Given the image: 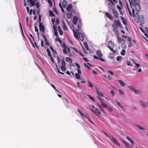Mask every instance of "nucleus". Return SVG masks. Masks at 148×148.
I'll use <instances>...</instances> for the list:
<instances>
[{
	"label": "nucleus",
	"instance_id": "3",
	"mask_svg": "<svg viewBox=\"0 0 148 148\" xmlns=\"http://www.w3.org/2000/svg\"><path fill=\"white\" fill-rule=\"evenodd\" d=\"M103 133L106 136L108 137L114 143V144L117 146H119L120 145V144L113 137L110 136L109 134L104 132H103Z\"/></svg>",
	"mask_w": 148,
	"mask_h": 148
},
{
	"label": "nucleus",
	"instance_id": "60",
	"mask_svg": "<svg viewBox=\"0 0 148 148\" xmlns=\"http://www.w3.org/2000/svg\"><path fill=\"white\" fill-rule=\"evenodd\" d=\"M108 72L110 73L111 75H114V73L111 71H109Z\"/></svg>",
	"mask_w": 148,
	"mask_h": 148
},
{
	"label": "nucleus",
	"instance_id": "55",
	"mask_svg": "<svg viewBox=\"0 0 148 148\" xmlns=\"http://www.w3.org/2000/svg\"><path fill=\"white\" fill-rule=\"evenodd\" d=\"M122 47H123V48L124 49L126 48L127 47L126 45L124 43L122 44Z\"/></svg>",
	"mask_w": 148,
	"mask_h": 148
},
{
	"label": "nucleus",
	"instance_id": "49",
	"mask_svg": "<svg viewBox=\"0 0 148 148\" xmlns=\"http://www.w3.org/2000/svg\"><path fill=\"white\" fill-rule=\"evenodd\" d=\"M47 54L50 57L51 56V54L50 52V51L48 49H47Z\"/></svg>",
	"mask_w": 148,
	"mask_h": 148
},
{
	"label": "nucleus",
	"instance_id": "20",
	"mask_svg": "<svg viewBox=\"0 0 148 148\" xmlns=\"http://www.w3.org/2000/svg\"><path fill=\"white\" fill-rule=\"evenodd\" d=\"M126 138L131 143V145L132 146H133L134 145V142L133 140L131 139L128 136H127L126 137Z\"/></svg>",
	"mask_w": 148,
	"mask_h": 148
},
{
	"label": "nucleus",
	"instance_id": "63",
	"mask_svg": "<svg viewBox=\"0 0 148 148\" xmlns=\"http://www.w3.org/2000/svg\"><path fill=\"white\" fill-rule=\"evenodd\" d=\"M35 32H38V29L36 26H35Z\"/></svg>",
	"mask_w": 148,
	"mask_h": 148
},
{
	"label": "nucleus",
	"instance_id": "16",
	"mask_svg": "<svg viewBox=\"0 0 148 148\" xmlns=\"http://www.w3.org/2000/svg\"><path fill=\"white\" fill-rule=\"evenodd\" d=\"M77 20L78 18L77 16H75L73 17V23L75 25H76L77 24Z\"/></svg>",
	"mask_w": 148,
	"mask_h": 148
},
{
	"label": "nucleus",
	"instance_id": "29",
	"mask_svg": "<svg viewBox=\"0 0 148 148\" xmlns=\"http://www.w3.org/2000/svg\"><path fill=\"white\" fill-rule=\"evenodd\" d=\"M67 4V3L66 1L65 0L63 1L62 3V4L63 7L64 8H65L66 7Z\"/></svg>",
	"mask_w": 148,
	"mask_h": 148
},
{
	"label": "nucleus",
	"instance_id": "45",
	"mask_svg": "<svg viewBox=\"0 0 148 148\" xmlns=\"http://www.w3.org/2000/svg\"><path fill=\"white\" fill-rule=\"evenodd\" d=\"M53 28L54 31H57V26L55 25H54L53 26Z\"/></svg>",
	"mask_w": 148,
	"mask_h": 148
},
{
	"label": "nucleus",
	"instance_id": "39",
	"mask_svg": "<svg viewBox=\"0 0 148 148\" xmlns=\"http://www.w3.org/2000/svg\"><path fill=\"white\" fill-rule=\"evenodd\" d=\"M51 86L57 92L62 94V93L60 92L58 90L56 89L55 86L53 84H51Z\"/></svg>",
	"mask_w": 148,
	"mask_h": 148
},
{
	"label": "nucleus",
	"instance_id": "27",
	"mask_svg": "<svg viewBox=\"0 0 148 148\" xmlns=\"http://www.w3.org/2000/svg\"><path fill=\"white\" fill-rule=\"evenodd\" d=\"M72 48L76 53H79L80 55L82 56H83L82 55V54L80 53V51H78L77 49L75 48L71 47Z\"/></svg>",
	"mask_w": 148,
	"mask_h": 148
},
{
	"label": "nucleus",
	"instance_id": "4",
	"mask_svg": "<svg viewBox=\"0 0 148 148\" xmlns=\"http://www.w3.org/2000/svg\"><path fill=\"white\" fill-rule=\"evenodd\" d=\"M121 25L119 21L118 20H115L114 21V23L112 24V27L113 28V29H117L119 27H121Z\"/></svg>",
	"mask_w": 148,
	"mask_h": 148
},
{
	"label": "nucleus",
	"instance_id": "44",
	"mask_svg": "<svg viewBox=\"0 0 148 148\" xmlns=\"http://www.w3.org/2000/svg\"><path fill=\"white\" fill-rule=\"evenodd\" d=\"M97 105L100 108V109L103 112H104V110L103 108L100 106L99 104L98 103H97Z\"/></svg>",
	"mask_w": 148,
	"mask_h": 148
},
{
	"label": "nucleus",
	"instance_id": "62",
	"mask_svg": "<svg viewBox=\"0 0 148 148\" xmlns=\"http://www.w3.org/2000/svg\"><path fill=\"white\" fill-rule=\"evenodd\" d=\"M56 23L57 25H58L59 23V20L58 18H57L56 21Z\"/></svg>",
	"mask_w": 148,
	"mask_h": 148
},
{
	"label": "nucleus",
	"instance_id": "46",
	"mask_svg": "<svg viewBox=\"0 0 148 148\" xmlns=\"http://www.w3.org/2000/svg\"><path fill=\"white\" fill-rule=\"evenodd\" d=\"M49 14L50 16H54V15L53 14V12L51 11V10L49 11Z\"/></svg>",
	"mask_w": 148,
	"mask_h": 148
},
{
	"label": "nucleus",
	"instance_id": "19",
	"mask_svg": "<svg viewBox=\"0 0 148 148\" xmlns=\"http://www.w3.org/2000/svg\"><path fill=\"white\" fill-rule=\"evenodd\" d=\"M126 138L131 143V145L132 146H133L134 145V142L133 140L131 139L128 136H127L126 137Z\"/></svg>",
	"mask_w": 148,
	"mask_h": 148
},
{
	"label": "nucleus",
	"instance_id": "64",
	"mask_svg": "<svg viewBox=\"0 0 148 148\" xmlns=\"http://www.w3.org/2000/svg\"><path fill=\"white\" fill-rule=\"evenodd\" d=\"M117 8L118 9L119 11L121 10V7L119 5L117 6Z\"/></svg>",
	"mask_w": 148,
	"mask_h": 148
},
{
	"label": "nucleus",
	"instance_id": "24",
	"mask_svg": "<svg viewBox=\"0 0 148 148\" xmlns=\"http://www.w3.org/2000/svg\"><path fill=\"white\" fill-rule=\"evenodd\" d=\"M88 83V87L89 88H92L94 87L93 85L92 84L91 82L89 81H87Z\"/></svg>",
	"mask_w": 148,
	"mask_h": 148
},
{
	"label": "nucleus",
	"instance_id": "7",
	"mask_svg": "<svg viewBox=\"0 0 148 148\" xmlns=\"http://www.w3.org/2000/svg\"><path fill=\"white\" fill-rule=\"evenodd\" d=\"M140 102L143 108H146L148 106V103L147 102H144L143 101L140 100Z\"/></svg>",
	"mask_w": 148,
	"mask_h": 148
},
{
	"label": "nucleus",
	"instance_id": "51",
	"mask_svg": "<svg viewBox=\"0 0 148 148\" xmlns=\"http://www.w3.org/2000/svg\"><path fill=\"white\" fill-rule=\"evenodd\" d=\"M118 91H119V92L120 94V95H122L124 94V92L122 91V90H118Z\"/></svg>",
	"mask_w": 148,
	"mask_h": 148
},
{
	"label": "nucleus",
	"instance_id": "47",
	"mask_svg": "<svg viewBox=\"0 0 148 148\" xmlns=\"http://www.w3.org/2000/svg\"><path fill=\"white\" fill-rule=\"evenodd\" d=\"M50 48L51 50L53 51V52L54 53H55L56 54V51L53 49V48L52 47L50 46Z\"/></svg>",
	"mask_w": 148,
	"mask_h": 148
},
{
	"label": "nucleus",
	"instance_id": "43",
	"mask_svg": "<svg viewBox=\"0 0 148 148\" xmlns=\"http://www.w3.org/2000/svg\"><path fill=\"white\" fill-rule=\"evenodd\" d=\"M136 125L137 127H138L140 130H145V129H144V128H143L142 127L140 126H139L138 125Z\"/></svg>",
	"mask_w": 148,
	"mask_h": 148
},
{
	"label": "nucleus",
	"instance_id": "34",
	"mask_svg": "<svg viewBox=\"0 0 148 148\" xmlns=\"http://www.w3.org/2000/svg\"><path fill=\"white\" fill-rule=\"evenodd\" d=\"M101 105L103 106V107L105 108H107L108 106L105 103H104L102 101L101 102Z\"/></svg>",
	"mask_w": 148,
	"mask_h": 148
},
{
	"label": "nucleus",
	"instance_id": "35",
	"mask_svg": "<svg viewBox=\"0 0 148 148\" xmlns=\"http://www.w3.org/2000/svg\"><path fill=\"white\" fill-rule=\"evenodd\" d=\"M56 69H57V71L61 75H64V73L61 72L60 71L59 68L58 67V66L57 65H56Z\"/></svg>",
	"mask_w": 148,
	"mask_h": 148
},
{
	"label": "nucleus",
	"instance_id": "23",
	"mask_svg": "<svg viewBox=\"0 0 148 148\" xmlns=\"http://www.w3.org/2000/svg\"><path fill=\"white\" fill-rule=\"evenodd\" d=\"M128 87L130 89L131 91H134L136 89L134 86H129Z\"/></svg>",
	"mask_w": 148,
	"mask_h": 148
},
{
	"label": "nucleus",
	"instance_id": "38",
	"mask_svg": "<svg viewBox=\"0 0 148 148\" xmlns=\"http://www.w3.org/2000/svg\"><path fill=\"white\" fill-rule=\"evenodd\" d=\"M75 76L76 78L77 79H81V78H80V76L79 74H78L77 73H75Z\"/></svg>",
	"mask_w": 148,
	"mask_h": 148
},
{
	"label": "nucleus",
	"instance_id": "18",
	"mask_svg": "<svg viewBox=\"0 0 148 148\" xmlns=\"http://www.w3.org/2000/svg\"><path fill=\"white\" fill-rule=\"evenodd\" d=\"M121 18L123 24L125 25H127V23L125 19L122 16H121Z\"/></svg>",
	"mask_w": 148,
	"mask_h": 148
},
{
	"label": "nucleus",
	"instance_id": "61",
	"mask_svg": "<svg viewBox=\"0 0 148 148\" xmlns=\"http://www.w3.org/2000/svg\"><path fill=\"white\" fill-rule=\"evenodd\" d=\"M117 105L119 106V107H120L121 108H123V107L121 105V103L119 102H117Z\"/></svg>",
	"mask_w": 148,
	"mask_h": 148
},
{
	"label": "nucleus",
	"instance_id": "10",
	"mask_svg": "<svg viewBox=\"0 0 148 148\" xmlns=\"http://www.w3.org/2000/svg\"><path fill=\"white\" fill-rule=\"evenodd\" d=\"M134 7L135 10L137 11H139L140 10L141 7L139 3H137L136 4Z\"/></svg>",
	"mask_w": 148,
	"mask_h": 148
},
{
	"label": "nucleus",
	"instance_id": "8",
	"mask_svg": "<svg viewBox=\"0 0 148 148\" xmlns=\"http://www.w3.org/2000/svg\"><path fill=\"white\" fill-rule=\"evenodd\" d=\"M92 107L94 109H95V110L92 109H91V110L94 113V114H101L100 111L98 109L95 108L93 106H92Z\"/></svg>",
	"mask_w": 148,
	"mask_h": 148
},
{
	"label": "nucleus",
	"instance_id": "11",
	"mask_svg": "<svg viewBox=\"0 0 148 148\" xmlns=\"http://www.w3.org/2000/svg\"><path fill=\"white\" fill-rule=\"evenodd\" d=\"M63 46V53L64 54H67V52L66 51V49H67V47L66 44L65 43H63L62 44Z\"/></svg>",
	"mask_w": 148,
	"mask_h": 148
},
{
	"label": "nucleus",
	"instance_id": "52",
	"mask_svg": "<svg viewBox=\"0 0 148 148\" xmlns=\"http://www.w3.org/2000/svg\"><path fill=\"white\" fill-rule=\"evenodd\" d=\"M75 66H77V69H80V66L77 63H75Z\"/></svg>",
	"mask_w": 148,
	"mask_h": 148
},
{
	"label": "nucleus",
	"instance_id": "59",
	"mask_svg": "<svg viewBox=\"0 0 148 148\" xmlns=\"http://www.w3.org/2000/svg\"><path fill=\"white\" fill-rule=\"evenodd\" d=\"M38 18H39V23H41V16L39 14L38 16Z\"/></svg>",
	"mask_w": 148,
	"mask_h": 148
},
{
	"label": "nucleus",
	"instance_id": "33",
	"mask_svg": "<svg viewBox=\"0 0 148 148\" xmlns=\"http://www.w3.org/2000/svg\"><path fill=\"white\" fill-rule=\"evenodd\" d=\"M77 110L81 116H82L83 117L84 116L86 117V118L88 119V118L86 116H85L84 114L82 113L79 109H77Z\"/></svg>",
	"mask_w": 148,
	"mask_h": 148
},
{
	"label": "nucleus",
	"instance_id": "30",
	"mask_svg": "<svg viewBox=\"0 0 148 148\" xmlns=\"http://www.w3.org/2000/svg\"><path fill=\"white\" fill-rule=\"evenodd\" d=\"M97 54L99 57H101L102 56V54L100 50H98L97 51Z\"/></svg>",
	"mask_w": 148,
	"mask_h": 148
},
{
	"label": "nucleus",
	"instance_id": "15",
	"mask_svg": "<svg viewBox=\"0 0 148 148\" xmlns=\"http://www.w3.org/2000/svg\"><path fill=\"white\" fill-rule=\"evenodd\" d=\"M113 14H114L115 17L116 18H118L119 16L116 11L114 9H113L112 10Z\"/></svg>",
	"mask_w": 148,
	"mask_h": 148
},
{
	"label": "nucleus",
	"instance_id": "13",
	"mask_svg": "<svg viewBox=\"0 0 148 148\" xmlns=\"http://www.w3.org/2000/svg\"><path fill=\"white\" fill-rule=\"evenodd\" d=\"M117 81L119 82L121 86L123 87L125 86V84L122 80H117Z\"/></svg>",
	"mask_w": 148,
	"mask_h": 148
},
{
	"label": "nucleus",
	"instance_id": "31",
	"mask_svg": "<svg viewBox=\"0 0 148 148\" xmlns=\"http://www.w3.org/2000/svg\"><path fill=\"white\" fill-rule=\"evenodd\" d=\"M66 61L68 62L71 63L72 62V60L69 57H66Z\"/></svg>",
	"mask_w": 148,
	"mask_h": 148
},
{
	"label": "nucleus",
	"instance_id": "1",
	"mask_svg": "<svg viewBox=\"0 0 148 148\" xmlns=\"http://www.w3.org/2000/svg\"><path fill=\"white\" fill-rule=\"evenodd\" d=\"M80 25H78V29H76L75 30L73 31L74 36L77 40H79V38L81 41L84 40V37L83 34L81 32H79V29H80Z\"/></svg>",
	"mask_w": 148,
	"mask_h": 148
},
{
	"label": "nucleus",
	"instance_id": "41",
	"mask_svg": "<svg viewBox=\"0 0 148 148\" xmlns=\"http://www.w3.org/2000/svg\"><path fill=\"white\" fill-rule=\"evenodd\" d=\"M125 50L123 49L121 52V54L122 56H124L125 54Z\"/></svg>",
	"mask_w": 148,
	"mask_h": 148
},
{
	"label": "nucleus",
	"instance_id": "25",
	"mask_svg": "<svg viewBox=\"0 0 148 148\" xmlns=\"http://www.w3.org/2000/svg\"><path fill=\"white\" fill-rule=\"evenodd\" d=\"M113 31L114 32L115 36L117 37H118V36H119V34L117 29H113Z\"/></svg>",
	"mask_w": 148,
	"mask_h": 148
},
{
	"label": "nucleus",
	"instance_id": "6",
	"mask_svg": "<svg viewBox=\"0 0 148 148\" xmlns=\"http://www.w3.org/2000/svg\"><path fill=\"white\" fill-rule=\"evenodd\" d=\"M139 1L138 0H131L130 1V3L131 5V8H132V5L134 7L136 4L137 3H139Z\"/></svg>",
	"mask_w": 148,
	"mask_h": 148
},
{
	"label": "nucleus",
	"instance_id": "22",
	"mask_svg": "<svg viewBox=\"0 0 148 148\" xmlns=\"http://www.w3.org/2000/svg\"><path fill=\"white\" fill-rule=\"evenodd\" d=\"M58 30L59 32L60 35L61 36L63 34V32H62V29L60 27V26H59L58 27Z\"/></svg>",
	"mask_w": 148,
	"mask_h": 148
},
{
	"label": "nucleus",
	"instance_id": "5",
	"mask_svg": "<svg viewBox=\"0 0 148 148\" xmlns=\"http://www.w3.org/2000/svg\"><path fill=\"white\" fill-rule=\"evenodd\" d=\"M108 47L113 52L115 53L116 52L113 49L115 46V45L112 41H109L108 42Z\"/></svg>",
	"mask_w": 148,
	"mask_h": 148
},
{
	"label": "nucleus",
	"instance_id": "56",
	"mask_svg": "<svg viewBox=\"0 0 148 148\" xmlns=\"http://www.w3.org/2000/svg\"><path fill=\"white\" fill-rule=\"evenodd\" d=\"M77 70L78 73L79 74H81V72L80 71V69H77Z\"/></svg>",
	"mask_w": 148,
	"mask_h": 148
},
{
	"label": "nucleus",
	"instance_id": "32",
	"mask_svg": "<svg viewBox=\"0 0 148 148\" xmlns=\"http://www.w3.org/2000/svg\"><path fill=\"white\" fill-rule=\"evenodd\" d=\"M134 93L135 94H140L142 91L140 90H137L135 89V90L134 91Z\"/></svg>",
	"mask_w": 148,
	"mask_h": 148
},
{
	"label": "nucleus",
	"instance_id": "9",
	"mask_svg": "<svg viewBox=\"0 0 148 148\" xmlns=\"http://www.w3.org/2000/svg\"><path fill=\"white\" fill-rule=\"evenodd\" d=\"M39 27L40 31L42 32V33H44L45 27L41 23H39Z\"/></svg>",
	"mask_w": 148,
	"mask_h": 148
},
{
	"label": "nucleus",
	"instance_id": "37",
	"mask_svg": "<svg viewBox=\"0 0 148 148\" xmlns=\"http://www.w3.org/2000/svg\"><path fill=\"white\" fill-rule=\"evenodd\" d=\"M84 46H85L86 50H87L88 51L89 50V49L88 48V47L87 42H84Z\"/></svg>",
	"mask_w": 148,
	"mask_h": 148
},
{
	"label": "nucleus",
	"instance_id": "21",
	"mask_svg": "<svg viewBox=\"0 0 148 148\" xmlns=\"http://www.w3.org/2000/svg\"><path fill=\"white\" fill-rule=\"evenodd\" d=\"M122 142L124 143L126 147L127 148H132V147H131V146L129 144H128L126 142H125V141L123 140L122 141Z\"/></svg>",
	"mask_w": 148,
	"mask_h": 148
},
{
	"label": "nucleus",
	"instance_id": "50",
	"mask_svg": "<svg viewBox=\"0 0 148 148\" xmlns=\"http://www.w3.org/2000/svg\"><path fill=\"white\" fill-rule=\"evenodd\" d=\"M84 66L86 67L88 69H91L86 63L84 64Z\"/></svg>",
	"mask_w": 148,
	"mask_h": 148
},
{
	"label": "nucleus",
	"instance_id": "2",
	"mask_svg": "<svg viewBox=\"0 0 148 148\" xmlns=\"http://www.w3.org/2000/svg\"><path fill=\"white\" fill-rule=\"evenodd\" d=\"M132 11L133 16L134 17L135 21L137 23H139L140 21L143 22L144 21L143 16L142 15L140 16L138 13H136V14H134V11L133 8H132Z\"/></svg>",
	"mask_w": 148,
	"mask_h": 148
},
{
	"label": "nucleus",
	"instance_id": "57",
	"mask_svg": "<svg viewBox=\"0 0 148 148\" xmlns=\"http://www.w3.org/2000/svg\"><path fill=\"white\" fill-rule=\"evenodd\" d=\"M117 37L118 41V42H121V40H121V38L120 37H119V36H118V37Z\"/></svg>",
	"mask_w": 148,
	"mask_h": 148
},
{
	"label": "nucleus",
	"instance_id": "12",
	"mask_svg": "<svg viewBox=\"0 0 148 148\" xmlns=\"http://www.w3.org/2000/svg\"><path fill=\"white\" fill-rule=\"evenodd\" d=\"M95 89L96 91L97 92V95L100 97H103L104 96L103 94L100 91H99L98 88L96 87H95Z\"/></svg>",
	"mask_w": 148,
	"mask_h": 148
},
{
	"label": "nucleus",
	"instance_id": "14",
	"mask_svg": "<svg viewBox=\"0 0 148 148\" xmlns=\"http://www.w3.org/2000/svg\"><path fill=\"white\" fill-rule=\"evenodd\" d=\"M105 15H106L109 18V19L112 21H113V18H112V15L111 14H110L109 13L107 12H105Z\"/></svg>",
	"mask_w": 148,
	"mask_h": 148
},
{
	"label": "nucleus",
	"instance_id": "53",
	"mask_svg": "<svg viewBox=\"0 0 148 148\" xmlns=\"http://www.w3.org/2000/svg\"><path fill=\"white\" fill-rule=\"evenodd\" d=\"M30 3L32 5V6H34L35 5V2L34 1H32L31 2H30Z\"/></svg>",
	"mask_w": 148,
	"mask_h": 148
},
{
	"label": "nucleus",
	"instance_id": "42",
	"mask_svg": "<svg viewBox=\"0 0 148 148\" xmlns=\"http://www.w3.org/2000/svg\"><path fill=\"white\" fill-rule=\"evenodd\" d=\"M62 66H65L66 63L64 59H63L62 60Z\"/></svg>",
	"mask_w": 148,
	"mask_h": 148
},
{
	"label": "nucleus",
	"instance_id": "54",
	"mask_svg": "<svg viewBox=\"0 0 148 148\" xmlns=\"http://www.w3.org/2000/svg\"><path fill=\"white\" fill-rule=\"evenodd\" d=\"M48 2L51 6H52V3L51 0H48Z\"/></svg>",
	"mask_w": 148,
	"mask_h": 148
},
{
	"label": "nucleus",
	"instance_id": "36",
	"mask_svg": "<svg viewBox=\"0 0 148 148\" xmlns=\"http://www.w3.org/2000/svg\"><path fill=\"white\" fill-rule=\"evenodd\" d=\"M122 59V57L121 56L117 57L116 58L117 61H121Z\"/></svg>",
	"mask_w": 148,
	"mask_h": 148
},
{
	"label": "nucleus",
	"instance_id": "48",
	"mask_svg": "<svg viewBox=\"0 0 148 148\" xmlns=\"http://www.w3.org/2000/svg\"><path fill=\"white\" fill-rule=\"evenodd\" d=\"M88 97L89 98L91 99L92 101H95V100L94 98L91 97L90 95H88Z\"/></svg>",
	"mask_w": 148,
	"mask_h": 148
},
{
	"label": "nucleus",
	"instance_id": "26",
	"mask_svg": "<svg viewBox=\"0 0 148 148\" xmlns=\"http://www.w3.org/2000/svg\"><path fill=\"white\" fill-rule=\"evenodd\" d=\"M64 100L65 101V103L66 107L67 108H69V106L68 104V103H69V101H68V100L66 98H64Z\"/></svg>",
	"mask_w": 148,
	"mask_h": 148
},
{
	"label": "nucleus",
	"instance_id": "17",
	"mask_svg": "<svg viewBox=\"0 0 148 148\" xmlns=\"http://www.w3.org/2000/svg\"><path fill=\"white\" fill-rule=\"evenodd\" d=\"M72 5L71 4H69L67 7L66 8V10L68 11H71V10L72 8Z\"/></svg>",
	"mask_w": 148,
	"mask_h": 148
},
{
	"label": "nucleus",
	"instance_id": "28",
	"mask_svg": "<svg viewBox=\"0 0 148 148\" xmlns=\"http://www.w3.org/2000/svg\"><path fill=\"white\" fill-rule=\"evenodd\" d=\"M72 14V12L71 11H69L67 13V17L68 18H70L71 17Z\"/></svg>",
	"mask_w": 148,
	"mask_h": 148
},
{
	"label": "nucleus",
	"instance_id": "40",
	"mask_svg": "<svg viewBox=\"0 0 148 148\" xmlns=\"http://www.w3.org/2000/svg\"><path fill=\"white\" fill-rule=\"evenodd\" d=\"M61 69L62 71H65L66 68L65 66H61Z\"/></svg>",
	"mask_w": 148,
	"mask_h": 148
},
{
	"label": "nucleus",
	"instance_id": "58",
	"mask_svg": "<svg viewBox=\"0 0 148 148\" xmlns=\"http://www.w3.org/2000/svg\"><path fill=\"white\" fill-rule=\"evenodd\" d=\"M82 59L84 60V61H85L86 62H88V59L86 58L83 57V58H82Z\"/></svg>",
	"mask_w": 148,
	"mask_h": 148
}]
</instances>
